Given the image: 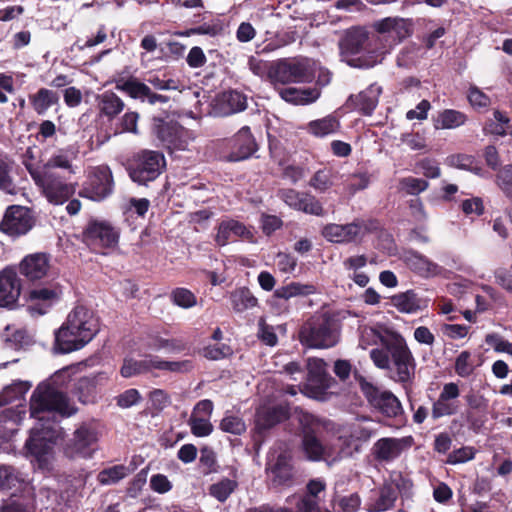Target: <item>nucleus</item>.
I'll list each match as a JSON object with an SVG mask.
<instances>
[{
  "instance_id": "1",
  "label": "nucleus",
  "mask_w": 512,
  "mask_h": 512,
  "mask_svg": "<svg viewBox=\"0 0 512 512\" xmlns=\"http://www.w3.org/2000/svg\"><path fill=\"white\" fill-rule=\"evenodd\" d=\"M67 370L55 373L49 382L41 383L34 390L30 399L31 417L37 420L31 428L30 436L25 443L28 454L39 469H49L53 459V447L60 436V428L50 416H72L77 408L70 399L57 387Z\"/></svg>"
},
{
  "instance_id": "2",
  "label": "nucleus",
  "mask_w": 512,
  "mask_h": 512,
  "mask_svg": "<svg viewBox=\"0 0 512 512\" xmlns=\"http://www.w3.org/2000/svg\"><path fill=\"white\" fill-rule=\"evenodd\" d=\"M377 35L369 38L359 27L347 30L339 41L343 60L352 67L370 68L382 62L394 46L412 34L410 19L387 17L374 23Z\"/></svg>"
},
{
  "instance_id": "3",
  "label": "nucleus",
  "mask_w": 512,
  "mask_h": 512,
  "mask_svg": "<svg viewBox=\"0 0 512 512\" xmlns=\"http://www.w3.org/2000/svg\"><path fill=\"white\" fill-rule=\"evenodd\" d=\"M380 345L370 350L373 364L390 371V378L403 385L413 381L416 362L405 339L397 332L383 327L363 326L360 328L359 347Z\"/></svg>"
},
{
  "instance_id": "4",
  "label": "nucleus",
  "mask_w": 512,
  "mask_h": 512,
  "mask_svg": "<svg viewBox=\"0 0 512 512\" xmlns=\"http://www.w3.org/2000/svg\"><path fill=\"white\" fill-rule=\"evenodd\" d=\"M98 320L84 305L75 306L55 332V350L66 354L82 349L97 334Z\"/></svg>"
},
{
  "instance_id": "5",
  "label": "nucleus",
  "mask_w": 512,
  "mask_h": 512,
  "mask_svg": "<svg viewBox=\"0 0 512 512\" xmlns=\"http://www.w3.org/2000/svg\"><path fill=\"white\" fill-rule=\"evenodd\" d=\"M299 339L301 344L308 348H331L340 339L339 322L328 313L314 315L302 325Z\"/></svg>"
},
{
  "instance_id": "6",
  "label": "nucleus",
  "mask_w": 512,
  "mask_h": 512,
  "mask_svg": "<svg viewBox=\"0 0 512 512\" xmlns=\"http://www.w3.org/2000/svg\"><path fill=\"white\" fill-rule=\"evenodd\" d=\"M302 425V447L308 459L313 461L323 460L329 465L343 459L340 449L334 450L332 447L324 446L317 433L321 427V421L315 416L305 413L300 418Z\"/></svg>"
},
{
  "instance_id": "7",
  "label": "nucleus",
  "mask_w": 512,
  "mask_h": 512,
  "mask_svg": "<svg viewBox=\"0 0 512 512\" xmlns=\"http://www.w3.org/2000/svg\"><path fill=\"white\" fill-rule=\"evenodd\" d=\"M36 186L48 202L61 205L66 202L75 192V186L65 182L58 173L45 169H38L32 164L25 163Z\"/></svg>"
},
{
  "instance_id": "8",
  "label": "nucleus",
  "mask_w": 512,
  "mask_h": 512,
  "mask_svg": "<svg viewBox=\"0 0 512 512\" xmlns=\"http://www.w3.org/2000/svg\"><path fill=\"white\" fill-rule=\"evenodd\" d=\"M313 76L312 68L307 59L285 58L270 64L268 80L274 88L290 83H303Z\"/></svg>"
},
{
  "instance_id": "9",
  "label": "nucleus",
  "mask_w": 512,
  "mask_h": 512,
  "mask_svg": "<svg viewBox=\"0 0 512 512\" xmlns=\"http://www.w3.org/2000/svg\"><path fill=\"white\" fill-rule=\"evenodd\" d=\"M378 433V426L368 417L357 418L347 425L338 437L342 458L360 453L362 447Z\"/></svg>"
},
{
  "instance_id": "10",
  "label": "nucleus",
  "mask_w": 512,
  "mask_h": 512,
  "mask_svg": "<svg viewBox=\"0 0 512 512\" xmlns=\"http://www.w3.org/2000/svg\"><path fill=\"white\" fill-rule=\"evenodd\" d=\"M166 167L162 153L143 150L130 160L127 170L131 180L138 185H147L156 180Z\"/></svg>"
},
{
  "instance_id": "11",
  "label": "nucleus",
  "mask_w": 512,
  "mask_h": 512,
  "mask_svg": "<svg viewBox=\"0 0 512 512\" xmlns=\"http://www.w3.org/2000/svg\"><path fill=\"white\" fill-rule=\"evenodd\" d=\"M100 431L98 423L94 420L80 423L73 432L72 438L64 446V453L69 458H90L92 457Z\"/></svg>"
},
{
  "instance_id": "12",
  "label": "nucleus",
  "mask_w": 512,
  "mask_h": 512,
  "mask_svg": "<svg viewBox=\"0 0 512 512\" xmlns=\"http://www.w3.org/2000/svg\"><path fill=\"white\" fill-rule=\"evenodd\" d=\"M356 379L362 393L374 409L389 418H397L403 414L401 402L392 392L381 390L363 376H357Z\"/></svg>"
},
{
  "instance_id": "13",
  "label": "nucleus",
  "mask_w": 512,
  "mask_h": 512,
  "mask_svg": "<svg viewBox=\"0 0 512 512\" xmlns=\"http://www.w3.org/2000/svg\"><path fill=\"white\" fill-rule=\"evenodd\" d=\"M307 370L306 382L299 385V391L310 398L319 399L330 388L333 379L328 375L322 359H309Z\"/></svg>"
},
{
  "instance_id": "14",
  "label": "nucleus",
  "mask_w": 512,
  "mask_h": 512,
  "mask_svg": "<svg viewBox=\"0 0 512 512\" xmlns=\"http://www.w3.org/2000/svg\"><path fill=\"white\" fill-rule=\"evenodd\" d=\"M112 190L113 178L111 170L107 166H99L89 175L87 182L80 191V196L93 201H100L110 195Z\"/></svg>"
},
{
  "instance_id": "15",
  "label": "nucleus",
  "mask_w": 512,
  "mask_h": 512,
  "mask_svg": "<svg viewBox=\"0 0 512 512\" xmlns=\"http://www.w3.org/2000/svg\"><path fill=\"white\" fill-rule=\"evenodd\" d=\"M368 231V224L364 220L357 219L345 225L327 224L322 230V235L332 243H351L362 239Z\"/></svg>"
},
{
  "instance_id": "16",
  "label": "nucleus",
  "mask_w": 512,
  "mask_h": 512,
  "mask_svg": "<svg viewBox=\"0 0 512 512\" xmlns=\"http://www.w3.org/2000/svg\"><path fill=\"white\" fill-rule=\"evenodd\" d=\"M413 442L411 436L402 438L384 437L373 444L371 452L376 461L389 463L399 458L404 451L409 450Z\"/></svg>"
},
{
  "instance_id": "17",
  "label": "nucleus",
  "mask_w": 512,
  "mask_h": 512,
  "mask_svg": "<svg viewBox=\"0 0 512 512\" xmlns=\"http://www.w3.org/2000/svg\"><path fill=\"white\" fill-rule=\"evenodd\" d=\"M460 388L455 382L445 383L438 398L432 404L431 416L434 420L458 413Z\"/></svg>"
},
{
  "instance_id": "18",
  "label": "nucleus",
  "mask_w": 512,
  "mask_h": 512,
  "mask_svg": "<svg viewBox=\"0 0 512 512\" xmlns=\"http://www.w3.org/2000/svg\"><path fill=\"white\" fill-rule=\"evenodd\" d=\"M230 148L226 160L229 162H239L250 158L257 150L258 146L251 130L248 126H243L228 141Z\"/></svg>"
},
{
  "instance_id": "19",
  "label": "nucleus",
  "mask_w": 512,
  "mask_h": 512,
  "mask_svg": "<svg viewBox=\"0 0 512 512\" xmlns=\"http://www.w3.org/2000/svg\"><path fill=\"white\" fill-rule=\"evenodd\" d=\"M0 512H37L35 488L31 483H23L0 505Z\"/></svg>"
},
{
  "instance_id": "20",
  "label": "nucleus",
  "mask_w": 512,
  "mask_h": 512,
  "mask_svg": "<svg viewBox=\"0 0 512 512\" xmlns=\"http://www.w3.org/2000/svg\"><path fill=\"white\" fill-rule=\"evenodd\" d=\"M32 227L29 210L22 206H10L0 222V230L10 236L27 233Z\"/></svg>"
},
{
  "instance_id": "21",
  "label": "nucleus",
  "mask_w": 512,
  "mask_h": 512,
  "mask_svg": "<svg viewBox=\"0 0 512 512\" xmlns=\"http://www.w3.org/2000/svg\"><path fill=\"white\" fill-rule=\"evenodd\" d=\"M62 296L59 285L39 287L29 292L28 311L31 315H44L56 304Z\"/></svg>"
},
{
  "instance_id": "22",
  "label": "nucleus",
  "mask_w": 512,
  "mask_h": 512,
  "mask_svg": "<svg viewBox=\"0 0 512 512\" xmlns=\"http://www.w3.org/2000/svg\"><path fill=\"white\" fill-rule=\"evenodd\" d=\"M279 197L295 210L316 216L323 215L322 204L313 195L293 189H283L279 191Z\"/></svg>"
},
{
  "instance_id": "23",
  "label": "nucleus",
  "mask_w": 512,
  "mask_h": 512,
  "mask_svg": "<svg viewBox=\"0 0 512 512\" xmlns=\"http://www.w3.org/2000/svg\"><path fill=\"white\" fill-rule=\"evenodd\" d=\"M238 239L253 242L254 234L250 228L235 219H226L219 223L215 236L217 245L226 246Z\"/></svg>"
},
{
  "instance_id": "24",
  "label": "nucleus",
  "mask_w": 512,
  "mask_h": 512,
  "mask_svg": "<svg viewBox=\"0 0 512 512\" xmlns=\"http://www.w3.org/2000/svg\"><path fill=\"white\" fill-rule=\"evenodd\" d=\"M116 89L127 93L133 99L140 100L142 102L147 101L151 105L156 103H167L169 101V97L154 93L147 84L140 82L135 78L117 81Z\"/></svg>"
},
{
  "instance_id": "25",
  "label": "nucleus",
  "mask_w": 512,
  "mask_h": 512,
  "mask_svg": "<svg viewBox=\"0 0 512 512\" xmlns=\"http://www.w3.org/2000/svg\"><path fill=\"white\" fill-rule=\"evenodd\" d=\"M291 456L286 450L269 452L267 471L271 474L272 482L276 485L287 483L292 477Z\"/></svg>"
},
{
  "instance_id": "26",
  "label": "nucleus",
  "mask_w": 512,
  "mask_h": 512,
  "mask_svg": "<svg viewBox=\"0 0 512 512\" xmlns=\"http://www.w3.org/2000/svg\"><path fill=\"white\" fill-rule=\"evenodd\" d=\"M85 235L91 244L101 247H113L119 239V232L109 223L101 221L91 222Z\"/></svg>"
},
{
  "instance_id": "27",
  "label": "nucleus",
  "mask_w": 512,
  "mask_h": 512,
  "mask_svg": "<svg viewBox=\"0 0 512 512\" xmlns=\"http://www.w3.org/2000/svg\"><path fill=\"white\" fill-rule=\"evenodd\" d=\"M21 292L20 279L12 268L0 272V307H12Z\"/></svg>"
},
{
  "instance_id": "28",
  "label": "nucleus",
  "mask_w": 512,
  "mask_h": 512,
  "mask_svg": "<svg viewBox=\"0 0 512 512\" xmlns=\"http://www.w3.org/2000/svg\"><path fill=\"white\" fill-rule=\"evenodd\" d=\"M404 262L407 267L424 278L442 275L444 268L417 251H408L404 254Z\"/></svg>"
},
{
  "instance_id": "29",
  "label": "nucleus",
  "mask_w": 512,
  "mask_h": 512,
  "mask_svg": "<svg viewBox=\"0 0 512 512\" xmlns=\"http://www.w3.org/2000/svg\"><path fill=\"white\" fill-rule=\"evenodd\" d=\"M153 132L164 145L168 147L174 146L176 148L180 146V137L183 130L177 122L154 117Z\"/></svg>"
},
{
  "instance_id": "30",
  "label": "nucleus",
  "mask_w": 512,
  "mask_h": 512,
  "mask_svg": "<svg viewBox=\"0 0 512 512\" xmlns=\"http://www.w3.org/2000/svg\"><path fill=\"white\" fill-rule=\"evenodd\" d=\"M20 273L30 281L40 280L49 270V259L43 253L26 256L19 265Z\"/></svg>"
},
{
  "instance_id": "31",
  "label": "nucleus",
  "mask_w": 512,
  "mask_h": 512,
  "mask_svg": "<svg viewBox=\"0 0 512 512\" xmlns=\"http://www.w3.org/2000/svg\"><path fill=\"white\" fill-rule=\"evenodd\" d=\"M276 89L284 101L294 105H307L315 102L320 97V90L315 87L295 88L283 86Z\"/></svg>"
},
{
  "instance_id": "32",
  "label": "nucleus",
  "mask_w": 512,
  "mask_h": 512,
  "mask_svg": "<svg viewBox=\"0 0 512 512\" xmlns=\"http://www.w3.org/2000/svg\"><path fill=\"white\" fill-rule=\"evenodd\" d=\"M100 117L108 120L116 118L125 108L124 101L114 92L105 91L96 97Z\"/></svg>"
},
{
  "instance_id": "33",
  "label": "nucleus",
  "mask_w": 512,
  "mask_h": 512,
  "mask_svg": "<svg viewBox=\"0 0 512 512\" xmlns=\"http://www.w3.org/2000/svg\"><path fill=\"white\" fill-rule=\"evenodd\" d=\"M381 91L380 86L372 84L358 95L350 96L349 102L364 115H371L378 104Z\"/></svg>"
},
{
  "instance_id": "34",
  "label": "nucleus",
  "mask_w": 512,
  "mask_h": 512,
  "mask_svg": "<svg viewBox=\"0 0 512 512\" xmlns=\"http://www.w3.org/2000/svg\"><path fill=\"white\" fill-rule=\"evenodd\" d=\"M77 152L70 149H60L55 152L42 166H36L38 169L52 171L53 169L67 170L70 174H75L73 160L76 159Z\"/></svg>"
},
{
  "instance_id": "35",
  "label": "nucleus",
  "mask_w": 512,
  "mask_h": 512,
  "mask_svg": "<svg viewBox=\"0 0 512 512\" xmlns=\"http://www.w3.org/2000/svg\"><path fill=\"white\" fill-rule=\"evenodd\" d=\"M287 417L288 410L284 406L263 407L257 411L256 425L259 429H268Z\"/></svg>"
},
{
  "instance_id": "36",
  "label": "nucleus",
  "mask_w": 512,
  "mask_h": 512,
  "mask_svg": "<svg viewBox=\"0 0 512 512\" xmlns=\"http://www.w3.org/2000/svg\"><path fill=\"white\" fill-rule=\"evenodd\" d=\"M230 301L232 308L236 313H242L258 305L257 298L246 287H240L232 291L230 294Z\"/></svg>"
},
{
  "instance_id": "37",
  "label": "nucleus",
  "mask_w": 512,
  "mask_h": 512,
  "mask_svg": "<svg viewBox=\"0 0 512 512\" xmlns=\"http://www.w3.org/2000/svg\"><path fill=\"white\" fill-rule=\"evenodd\" d=\"M467 116L458 110L445 109L434 119L435 129H455L465 124Z\"/></svg>"
},
{
  "instance_id": "38",
  "label": "nucleus",
  "mask_w": 512,
  "mask_h": 512,
  "mask_svg": "<svg viewBox=\"0 0 512 512\" xmlns=\"http://www.w3.org/2000/svg\"><path fill=\"white\" fill-rule=\"evenodd\" d=\"M399 484H385L380 489L379 498L368 508L369 512H383L392 508L397 500Z\"/></svg>"
},
{
  "instance_id": "39",
  "label": "nucleus",
  "mask_w": 512,
  "mask_h": 512,
  "mask_svg": "<svg viewBox=\"0 0 512 512\" xmlns=\"http://www.w3.org/2000/svg\"><path fill=\"white\" fill-rule=\"evenodd\" d=\"M391 304L402 313H414L421 308L420 300L412 290L392 296Z\"/></svg>"
},
{
  "instance_id": "40",
  "label": "nucleus",
  "mask_w": 512,
  "mask_h": 512,
  "mask_svg": "<svg viewBox=\"0 0 512 512\" xmlns=\"http://www.w3.org/2000/svg\"><path fill=\"white\" fill-rule=\"evenodd\" d=\"M446 165L470 171L478 176H483V169L477 164L474 156L468 154H452L449 155L445 160Z\"/></svg>"
},
{
  "instance_id": "41",
  "label": "nucleus",
  "mask_w": 512,
  "mask_h": 512,
  "mask_svg": "<svg viewBox=\"0 0 512 512\" xmlns=\"http://www.w3.org/2000/svg\"><path fill=\"white\" fill-rule=\"evenodd\" d=\"M339 126V121L334 116L329 115L322 119L309 122L307 130L316 137H325L335 133L339 129Z\"/></svg>"
},
{
  "instance_id": "42",
  "label": "nucleus",
  "mask_w": 512,
  "mask_h": 512,
  "mask_svg": "<svg viewBox=\"0 0 512 512\" xmlns=\"http://www.w3.org/2000/svg\"><path fill=\"white\" fill-rule=\"evenodd\" d=\"M33 109L39 114H44L51 106L58 102V96L55 92L41 88L37 93L29 97Z\"/></svg>"
},
{
  "instance_id": "43",
  "label": "nucleus",
  "mask_w": 512,
  "mask_h": 512,
  "mask_svg": "<svg viewBox=\"0 0 512 512\" xmlns=\"http://www.w3.org/2000/svg\"><path fill=\"white\" fill-rule=\"evenodd\" d=\"M315 292L316 288L314 285L292 282L286 286H282L276 289L274 295L277 298L288 300L297 296H308L314 294Z\"/></svg>"
},
{
  "instance_id": "44",
  "label": "nucleus",
  "mask_w": 512,
  "mask_h": 512,
  "mask_svg": "<svg viewBox=\"0 0 512 512\" xmlns=\"http://www.w3.org/2000/svg\"><path fill=\"white\" fill-rule=\"evenodd\" d=\"M23 483L30 482L24 480L21 474L13 467L0 466V489L10 490L15 488L16 490H21Z\"/></svg>"
},
{
  "instance_id": "45",
  "label": "nucleus",
  "mask_w": 512,
  "mask_h": 512,
  "mask_svg": "<svg viewBox=\"0 0 512 512\" xmlns=\"http://www.w3.org/2000/svg\"><path fill=\"white\" fill-rule=\"evenodd\" d=\"M336 177L337 173L332 169H320L312 176L309 184L316 191L323 193L334 185Z\"/></svg>"
},
{
  "instance_id": "46",
  "label": "nucleus",
  "mask_w": 512,
  "mask_h": 512,
  "mask_svg": "<svg viewBox=\"0 0 512 512\" xmlns=\"http://www.w3.org/2000/svg\"><path fill=\"white\" fill-rule=\"evenodd\" d=\"M237 482L232 479L224 478L209 487V493L220 502H224L236 489Z\"/></svg>"
},
{
  "instance_id": "47",
  "label": "nucleus",
  "mask_w": 512,
  "mask_h": 512,
  "mask_svg": "<svg viewBox=\"0 0 512 512\" xmlns=\"http://www.w3.org/2000/svg\"><path fill=\"white\" fill-rule=\"evenodd\" d=\"M139 114L134 111H127L116 124L113 135H118L121 133H138V124Z\"/></svg>"
},
{
  "instance_id": "48",
  "label": "nucleus",
  "mask_w": 512,
  "mask_h": 512,
  "mask_svg": "<svg viewBox=\"0 0 512 512\" xmlns=\"http://www.w3.org/2000/svg\"><path fill=\"white\" fill-rule=\"evenodd\" d=\"M429 186L428 181L412 176L404 177L399 180L398 189L409 195H418L425 191Z\"/></svg>"
},
{
  "instance_id": "49",
  "label": "nucleus",
  "mask_w": 512,
  "mask_h": 512,
  "mask_svg": "<svg viewBox=\"0 0 512 512\" xmlns=\"http://www.w3.org/2000/svg\"><path fill=\"white\" fill-rule=\"evenodd\" d=\"M128 474V469L123 465H115L113 467L104 469L98 474V481L103 485H112Z\"/></svg>"
},
{
  "instance_id": "50",
  "label": "nucleus",
  "mask_w": 512,
  "mask_h": 512,
  "mask_svg": "<svg viewBox=\"0 0 512 512\" xmlns=\"http://www.w3.org/2000/svg\"><path fill=\"white\" fill-rule=\"evenodd\" d=\"M475 364L472 354L469 351H462L455 360V373L462 378H467L473 374Z\"/></svg>"
},
{
  "instance_id": "51",
  "label": "nucleus",
  "mask_w": 512,
  "mask_h": 512,
  "mask_svg": "<svg viewBox=\"0 0 512 512\" xmlns=\"http://www.w3.org/2000/svg\"><path fill=\"white\" fill-rule=\"evenodd\" d=\"M1 337L8 347L14 349H17L27 343L26 332L22 329H17L14 326L8 325Z\"/></svg>"
},
{
  "instance_id": "52",
  "label": "nucleus",
  "mask_w": 512,
  "mask_h": 512,
  "mask_svg": "<svg viewBox=\"0 0 512 512\" xmlns=\"http://www.w3.org/2000/svg\"><path fill=\"white\" fill-rule=\"evenodd\" d=\"M223 30V27L220 22L212 21L209 23H203L197 27L187 29L183 32L178 33V35L183 37H189L191 35H208V36H216L220 34Z\"/></svg>"
},
{
  "instance_id": "53",
  "label": "nucleus",
  "mask_w": 512,
  "mask_h": 512,
  "mask_svg": "<svg viewBox=\"0 0 512 512\" xmlns=\"http://www.w3.org/2000/svg\"><path fill=\"white\" fill-rule=\"evenodd\" d=\"M421 48L417 45H408L404 47L397 57V64L400 67H411L420 59Z\"/></svg>"
},
{
  "instance_id": "54",
  "label": "nucleus",
  "mask_w": 512,
  "mask_h": 512,
  "mask_svg": "<svg viewBox=\"0 0 512 512\" xmlns=\"http://www.w3.org/2000/svg\"><path fill=\"white\" fill-rule=\"evenodd\" d=\"M172 301L175 305L189 309L197 304L196 296L186 288H176L171 293Z\"/></svg>"
},
{
  "instance_id": "55",
  "label": "nucleus",
  "mask_w": 512,
  "mask_h": 512,
  "mask_svg": "<svg viewBox=\"0 0 512 512\" xmlns=\"http://www.w3.org/2000/svg\"><path fill=\"white\" fill-rule=\"evenodd\" d=\"M467 405L466 410H477L479 412H488L489 400L480 392L471 389L464 396Z\"/></svg>"
},
{
  "instance_id": "56",
  "label": "nucleus",
  "mask_w": 512,
  "mask_h": 512,
  "mask_svg": "<svg viewBox=\"0 0 512 512\" xmlns=\"http://www.w3.org/2000/svg\"><path fill=\"white\" fill-rule=\"evenodd\" d=\"M220 429L223 432L241 435L246 431V424L242 418L235 415H226L220 422Z\"/></svg>"
},
{
  "instance_id": "57",
  "label": "nucleus",
  "mask_w": 512,
  "mask_h": 512,
  "mask_svg": "<svg viewBox=\"0 0 512 512\" xmlns=\"http://www.w3.org/2000/svg\"><path fill=\"white\" fill-rule=\"evenodd\" d=\"M188 424L191 428V432L197 437L208 436L213 431V425L208 418L191 415Z\"/></svg>"
},
{
  "instance_id": "58",
  "label": "nucleus",
  "mask_w": 512,
  "mask_h": 512,
  "mask_svg": "<svg viewBox=\"0 0 512 512\" xmlns=\"http://www.w3.org/2000/svg\"><path fill=\"white\" fill-rule=\"evenodd\" d=\"M120 372L123 377L130 378L147 373V366H145L144 359L136 360L133 358H126Z\"/></svg>"
},
{
  "instance_id": "59",
  "label": "nucleus",
  "mask_w": 512,
  "mask_h": 512,
  "mask_svg": "<svg viewBox=\"0 0 512 512\" xmlns=\"http://www.w3.org/2000/svg\"><path fill=\"white\" fill-rule=\"evenodd\" d=\"M487 413L488 412H479L477 410H465L463 417L468 428L478 433L487 422Z\"/></svg>"
},
{
  "instance_id": "60",
  "label": "nucleus",
  "mask_w": 512,
  "mask_h": 512,
  "mask_svg": "<svg viewBox=\"0 0 512 512\" xmlns=\"http://www.w3.org/2000/svg\"><path fill=\"white\" fill-rule=\"evenodd\" d=\"M11 165L5 159H0V190L8 194H15L16 187L10 175Z\"/></svg>"
},
{
  "instance_id": "61",
  "label": "nucleus",
  "mask_w": 512,
  "mask_h": 512,
  "mask_svg": "<svg viewBox=\"0 0 512 512\" xmlns=\"http://www.w3.org/2000/svg\"><path fill=\"white\" fill-rule=\"evenodd\" d=\"M497 184L507 196L512 197V165H505L499 170Z\"/></svg>"
},
{
  "instance_id": "62",
  "label": "nucleus",
  "mask_w": 512,
  "mask_h": 512,
  "mask_svg": "<svg viewBox=\"0 0 512 512\" xmlns=\"http://www.w3.org/2000/svg\"><path fill=\"white\" fill-rule=\"evenodd\" d=\"M231 354V348L225 344L209 345L203 349L204 357L211 360H220Z\"/></svg>"
},
{
  "instance_id": "63",
  "label": "nucleus",
  "mask_w": 512,
  "mask_h": 512,
  "mask_svg": "<svg viewBox=\"0 0 512 512\" xmlns=\"http://www.w3.org/2000/svg\"><path fill=\"white\" fill-rule=\"evenodd\" d=\"M141 400V395L137 389L131 388L117 396V405L121 408H130L138 404Z\"/></svg>"
},
{
  "instance_id": "64",
  "label": "nucleus",
  "mask_w": 512,
  "mask_h": 512,
  "mask_svg": "<svg viewBox=\"0 0 512 512\" xmlns=\"http://www.w3.org/2000/svg\"><path fill=\"white\" fill-rule=\"evenodd\" d=\"M400 141L402 144L414 151L426 148V140L419 133H404L401 135Z\"/></svg>"
}]
</instances>
